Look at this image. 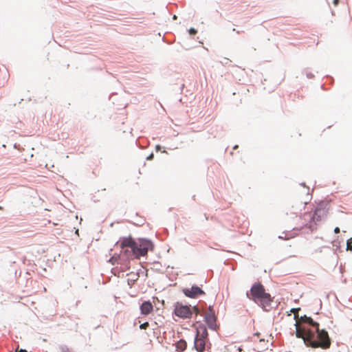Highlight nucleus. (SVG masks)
<instances>
[{"label": "nucleus", "mask_w": 352, "mask_h": 352, "mask_svg": "<svg viewBox=\"0 0 352 352\" xmlns=\"http://www.w3.org/2000/svg\"><path fill=\"white\" fill-rule=\"evenodd\" d=\"M296 336L302 338L307 346L327 349L331 340L327 331L319 329V324L307 316H301L295 324Z\"/></svg>", "instance_id": "nucleus-1"}, {"label": "nucleus", "mask_w": 352, "mask_h": 352, "mask_svg": "<svg viewBox=\"0 0 352 352\" xmlns=\"http://www.w3.org/2000/svg\"><path fill=\"white\" fill-rule=\"evenodd\" d=\"M247 296L263 308L270 305L272 302L270 294L265 292L264 287L259 283H256L252 285L250 292H247Z\"/></svg>", "instance_id": "nucleus-2"}, {"label": "nucleus", "mask_w": 352, "mask_h": 352, "mask_svg": "<svg viewBox=\"0 0 352 352\" xmlns=\"http://www.w3.org/2000/svg\"><path fill=\"white\" fill-rule=\"evenodd\" d=\"M152 243L146 239H141L139 243H136V248L135 249L134 255L138 258L140 256H145L147 254L148 250L152 249Z\"/></svg>", "instance_id": "nucleus-3"}, {"label": "nucleus", "mask_w": 352, "mask_h": 352, "mask_svg": "<svg viewBox=\"0 0 352 352\" xmlns=\"http://www.w3.org/2000/svg\"><path fill=\"white\" fill-rule=\"evenodd\" d=\"M175 314L183 319L190 318L192 315V311L188 305H184L181 303H176L174 310Z\"/></svg>", "instance_id": "nucleus-4"}, {"label": "nucleus", "mask_w": 352, "mask_h": 352, "mask_svg": "<svg viewBox=\"0 0 352 352\" xmlns=\"http://www.w3.org/2000/svg\"><path fill=\"white\" fill-rule=\"evenodd\" d=\"M205 322L208 325L209 328L213 330L216 329V317L212 309L209 308V310L204 314Z\"/></svg>", "instance_id": "nucleus-5"}, {"label": "nucleus", "mask_w": 352, "mask_h": 352, "mask_svg": "<svg viewBox=\"0 0 352 352\" xmlns=\"http://www.w3.org/2000/svg\"><path fill=\"white\" fill-rule=\"evenodd\" d=\"M183 292L186 296L192 298H195L200 295L204 294V292L197 286H192L191 288L184 289Z\"/></svg>", "instance_id": "nucleus-6"}, {"label": "nucleus", "mask_w": 352, "mask_h": 352, "mask_svg": "<svg viewBox=\"0 0 352 352\" xmlns=\"http://www.w3.org/2000/svg\"><path fill=\"white\" fill-rule=\"evenodd\" d=\"M120 244V247L122 249L124 248H130L133 254H134L135 249L136 248V242L131 237H124L120 239V240L118 242Z\"/></svg>", "instance_id": "nucleus-7"}, {"label": "nucleus", "mask_w": 352, "mask_h": 352, "mask_svg": "<svg viewBox=\"0 0 352 352\" xmlns=\"http://www.w3.org/2000/svg\"><path fill=\"white\" fill-rule=\"evenodd\" d=\"M251 340L254 343H258L260 344L259 346H258V349L264 348L267 346L268 340H265L264 338L261 336V333H255L252 335V336L250 338Z\"/></svg>", "instance_id": "nucleus-8"}, {"label": "nucleus", "mask_w": 352, "mask_h": 352, "mask_svg": "<svg viewBox=\"0 0 352 352\" xmlns=\"http://www.w3.org/2000/svg\"><path fill=\"white\" fill-rule=\"evenodd\" d=\"M153 310V306L150 301H144L140 306L141 314L148 315Z\"/></svg>", "instance_id": "nucleus-9"}, {"label": "nucleus", "mask_w": 352, "mask_h": 352, "mask_svg": "<svg viewBox=\"0 0 352 352\" xmlns=\"http://www.w3.org/2000/svg\"><path fill=\"white\" fill-rule=\"evenodd\" d=\"M196 329H197L196 337L200 338L208 339V331H207L206 327L204 324H199L196 327Z\"/></svg>", "instance_id": "nucleus-10"}, {"label": "nucleus", "mask_w": 352, "mask_h": 352, "mask_svg": "<svg viewBox=\"0 0 352 352\" xmlns=\"http://www.w3.org/2000/svg\"><path fill=\"white\" fill-rule=\"evenodd\" d=\"M206 340L207 339L195 337V348L197 351L202 352L205 350Z\"/></svg>", "instance_id": "nucleus-11"}, {"label": "nucleus", "mask_w": 352, "mask_h": 352, "mask_svg": "<svg viewBox=\"0 0 352 352\" xmlns=\"http://www.w3.org/2000/svg\"><path fill=\"white\" fill-rule=\"evenodd\" d=\"M186 346H187V344H186V341H184L183 340H180L179 341H178L176 343L177 350L179 351V352L184 351L186 349Z\"/></svg>", "instance_id": "nucleus-12"}, {"label": "nucleus", "mask_w": 352, "mask_h": 352, "mask_svg": "<svg viewBox=\"0 0 352 352\" xmlns=\"http://www.w3.org/2000/svg\"><path fill=\"white\" fill-rule=\"evenodd\" d=\"M318 212H320V210H316L314 215H312L311 213L305 212L304 214V218L308 219L309 220H311V219L314 220L315 215H316Z\"/></svg>", "instance_id": "nucleus-13"}, {"label": "nucleus", "mask_w": 352, "mask_h": 352, "mask_svg": "<svg viewBox=\"0 0 352 352\" xmlns=\"http://www.w3.org/2000/svg\"><path fill=\"white\" fill-rule=\"evenodd\" d=\"M347 250L352 251V238L347 242Z\"/></svg>", "instance_id": "nucleus-14"}, {"label": "nucleus", "mask_w": 352, "mask_h": 352, "mask_svg": "<svg viewBox=\"0 0 352 352\" xmlns=\"http://www.w3.org/2000/svg\"><path fill=\"white\" fill-rule=\"evenodd\" d=\"M148 327V322H146L142 324H140V328L141 329H146Z\"/></svg>", "instance_id": "nucleus-15"}, {"label": "nucleus", "mask_w": 352, "mask_h": 352, "mask_svg": "<svg viewBox=\"0 0 352 352\" xmlns=\"http://www.w3.org/2000/svg\"><path fill=\"white\" fill-rule=\"evenodd\" d=\"M197 30L195 29V28H190L189 30V34H191V35H194V34H197Z\"/></svg>", "instance_id": "nucleus-16"}, {"label": "nucleus", "mask_w": 352, "mask_h": 352, "mask_svg": "<svg viewBox=\"0 0 352 352\" xmlns=\"http://www.w3.org/2000/svg\"><path fill=\"white\" fill-rule=\"evenodd\" d=\"M130 268L129 263H126L123 268H122V271H126Z\"/></svg>", "instance_id": "nucleus-17"}, {"label": "nucleus", "mask_w": 352, "mask_h": 352, "mask_svg": "<svg viewBox=\"0 0 352 352\" xmlns=\"http://www.w3.org/2000/svg\"><path fill=\"white\" fill-rule=\"evenodd\" d=\"M192 311V312L194 311L196 315L199 314V309L197 307H194Z\"/></svg>", "instance_id": "nucleus-18"}, {"label": "nucleus", "mask_w": 352, "mask_h": 352, "mask_svg": "<svg viewBox=\"0 0 352 352\" xmlns=\"http://www.w3.org/2000/svg\"><path fill=\"white\" fill-rule=\"evenodd\" d=\"M300 309H292L291 311L293 312L294 314H296L298 312Z\"/></svg>", "instance_id": "nucleus-19"}, {"label": "nucleus", "mask_w": 352, "mask_h": 352, "mask_svg": "<svg viewBox=\"0 0 352 352\" xmlns=\"http://www.w3.org/2000/svg\"><path fill=\"white\" fill-rule=\"evenodd\" d=\"M294 318L296 319V320H298L300 318H298V314L296 313V314H294Z\"/></svg>", "instance_id": "nucleus-20"}, {"label": "nucleus", "mask_w": 352, "mask_h": 352, "mask_svg": "<svg viewBox=\"0 0 352 352\" xmlns=\"http://www.w3.org/2000/svg\"><path fill=\"white\" fill-rule=\"evenodd\" d=\"M16 352H27L24 349H19L18 348L16 349Z\"/></svg>", "instance_id": "nucleus-21"}, {"label": "nucleus", "mask_w": 352, "mask_h": 352, "mask_svg": "<svg viewBox=\"0 0 352 352\" xmlns=\"http://www.w3.org/2000/svg\"><path fill=\"white\" fill-rule=\"evenodd\" d=\"M335 233H339L340 232V228L338 227H336L334 230Z\"/></svg>", "instance_id": "nucleus-22"}, {"label": "nucleus", "mask_w": 352, "mask_h": 352, "mask_svg": "<svg viewBox=\"0 0 352 352\" xmlns=\"http://www.w3.org/2000/svg\"><path fill=\"white\" fill-rule=\"evenodd\" d=\"M304 227H307V223L302 224V226L300 227V228H302ZM308 227L310 228L311 225H309Z\"/></svg>", "instance_id": "nucleus-23"}, {"label": "nucleus", "mask_w": 352, "mask_h": 352, "mask_svg": "<svg viewBox=\"0 0 352 352\" xmlns=\"http://www.w3.org/2000/svg\"><path fill=\"white\" fill-rule=\"evenodd\" d=\"M339 0H333V4L334 6H337L338 4Z\"/></svg>", "instance_id": "nucleus-24"}, {"label": "nucleus", "mask_w": 352, "mask_h": 352, "mask_svg": "<svg viewBox=\"0 0 352 352\" xmlns=\"http://www.w3.org/2000/svg\"><path fill=\"white\" fill-rule=\"evenodd\" d=\"M114 260V258L112 257L111 258V259L109 260V261L112 262L113 264H114V262L113 261Z\"/></svg>", "instance_id": "nucleus-25"}, {"label": "nucleus", "mask_w": 352, "mask_h": 352, "mask_svg": "<svg viewBox=\"0 0 352 352\" xmlns=\"http://www.w3.org/2000/svg\"><path fill=\"white\" fill-rule=\"evenodd\" d=\"M304 204H307V200H305V201H304Z\"/></svg>", "instance_id": "nucleus-26"}, {"label": "nucleus", "mask_w": 352, "mask_h": 352, "mask_svg": "<svg viewBox=\"0 0 352 352\" xmlns=\"http://www.w3.org/2000/svg\"><path fill=\"white\" fill-rule=\"evenodd\" d=\"M3 210V207L0 206V210Z\"/></svg>", "instance_id": "nucleus-27"}, {"label": "nucleus", "mask_w": 352, "mask_h": 352, "mask_svg": "<svg viewBox=\"0 0 352 352\" xmlns=\"http://www.w3.org/2000/svg\"><path fill=\"white\" fill-rule=\"evenodd\" d=\"M160 146H157V149H160Z\"/></svg>", "instance_id": "nucleus-28"}]
</instances>
